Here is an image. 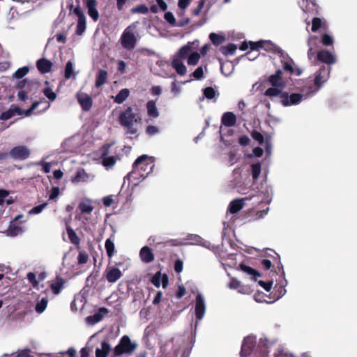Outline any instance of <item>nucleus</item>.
<instances>
[{"mask_svg": "<svg viewBox=\"0 0 357 357\" xmlns=\"http://www.w3.org/2000/svg\"><path fill=\"white\" fill-rule=\"evenodd\" d=\"M155 167L154 158L147 155L138 157L132 165V170L128 174L129 178L135 180H142L146 178Z\"/></svg>", "mask_w": 357, "mask_h": 357, "instance_id": "obj_1", "label": "nucleus"}, {"mask_svg": "<svg viewBox=\"0 0 357 357\" xmlns=\"http://www.w3.org/2000/svg\"><path fill=\"white\" fill-rule=\"evenodd\" d=\"M120 124L128 128V132L130 134H135L137 129L133 128L134 122H139L141 118L139 114L133 112L132 107H128L123 112H122L119 116Z\"/></svg>", "mask_w": 357, "mask_h": 357, "instance_id": "obj_2", "label": "nucleus"}, {"mask_svg": "<svg viewBox=\"0 0 357 357\" xmlns=\"http://www.w3.org/2000/svg\"><path fill=\"white\" fill-rule=\"evenodd\" d=\"M137 348V344L132 343L128 335H123L119 344L113 349L112 357L120 356L123 354H131Z\"/></svg>", "mask_w": 357, "mask_h": 357, "instance_id": "obj_3", "label": "nucleus"}, {"mask_svg": "<svg viewBox=\"0 0 357 357\" xmlns=\"http://www.w3.org/2000/svg\"><path fill=\"white\" fill-rule=\"evenodd\" d=\"M6 155L15 160H24L29 158L31 151L26 146H16L12 148L8 153H0V159L5 158Z\"/></svg>", "mask_w": 357, "mask_h": 357, "instance_id": "obj_4", "label": "nucleus"}, {"mask_svg": "<svg viewBox=\"0 0 357 357\" xmlns=\"http://www.w3.org/2000/svg\"><path fill=\"white\" fill-rule=\"evenodd\" d=\"M281 56L282 57L281 63L284 71L289 73L291 75L300 76L302 74L303 70L295 64L291 58L289 57L287 54L284 56L283 53H282Z\"/></svg>", "mask_w": 357, "mask_h": 357, "instance_id": "obj_5", "label": "nucleus"}, {"mask_svg": "<svg viewBox=\"0 0 357 357\" xmlns=\"http://www.w3.org/2000/svg\"><path fill=\"white\" fill-rule=\"evenodd\" d=\"M73 13L77 17V24L75 33L78 36H81L86 30V17L79 5L75 7Z\"/></svg>", "mask_w": 357, "mask_h": 357, "instance_id": "obj_6", "label": "nucleus"}, {"mask_svg": "<svg viewBox=\"0 0 357 357\" xmlns=\"http://www.w3.org/2000/svg\"><path fill=\"white\" fill-rule=\"evenodd\" d=\"M303 96L301 93L289 94L284 91L281 94V103L284 107L298 105L303 100Z\"/></svg>", "mask_w": 357, "mask_h": 357, "instance_id": "obj_7", "label": "nucleus"}, {"mask_svg": "<svg viewBox=\"0 0 357 357\" xmlns=\"http://www.w3.org/2000/svg\"><path fill=\"white\" fill-rule=\"evenodd\" d=\"M129 27L125 29L121 37V43L123 48L131 50L135 48L137 43L133 33L128 31Z\"/></svg>", "mask_w": 357, "mask_h": 357, "instance_id": "obj_8", "label": "nucleus"}, {"mask_svg": "<svg viewBox=\"0 0 357 357\" xmlns=\"http://www.w3.org/2000/svg\"><path fill=\"white\" fill-rule=\"evenodd\" d=\"M331 68L330 66L326 67L322 66L319 68V70L317 71L314 77V85L319 89L322 84L326 82L330 75V71Z\"/></svg>", "mask_w": 357, "mask_h": 357, "instance_id": "obj_9", "label": "nucleus"}, {"mask_svg": "<svg viewBox=\"0 0 357 357\" xmlns=\"http://www.w3.org/2000/svg\"><path fill=\"white\" fill-rule=\"evenodd\" d=\"M122 276L121 271L115 266L107 268L103 273V277L108 282L112 284L116 282Z\"/></svg>", "mask_w": 357, "mask_h": 357, "instance_id": "obj_10", "label": "nucleus"}, {"mask_svg": "<svg viewBox=\"0 0 357 357\" xmlns=\"http://www.w3.org/2000/svg\"><path fill=\"white\" fill-rule=\"evenodd\" d=\"M33 84V82L29 80L28 79H24L18 82L17 88L20 89V91L17 94L19 99L23 101L26 100L27 94L30 90V87Z\"/></svg>", "mask_w": 357, "mask_h": 357, "instance_id": "obj_11", "label": "nucleus"}, {"mask_svg": "<svg viewBox=\"0 0 357 357\" xmlns=\"http://www.w3.org/2000/svg\"><path fill=\"white\" fill-rule=\"evenodd\" d=\"M256 342L253 338L247 337L244 338L241 350V356L242 357L247 356L248 355L256 356V353L252 354V350L255 346Z\"/></svg>", "mask_w": 357, "mask_h": 357, "instance_id": "obj_12", "label": "nucleus"}, {"mask_svg": "<svg viewBox=\"0 0 357 357\" xmlns=\"http://www.w3.org/2000/svg\"><path fill=\"white\" fill-rule=\"evenodd\" d=\"M317 60L330 66L336 62V56L326 50H321L317 53Z\"/></svg>", "mask_w": 357, "mask_h": 357, "instance_id": "obj_13", "label": "nucleus"}, {"mask_svg": "<svg viewBox=\"0 0 357 357\" xmlns=\"http://www.w3.org/2000/svg\"><path fill=\"white\" fill-rule=\"evenodd\" d=\"M77 99L82 110L88 112L91 109L93 105V100L89 94L86 93H77Z\"/></svg>", "mask_w": 357, "mask_h": 357, "instance_id": "obj_14", "label": "nucleus"}, {"mask_svg": "<svg viewBox=\"0 0 357 357\" xmlns=\"http://www.w3.org/2000/svg\"><path fill=\"white\" fill-rule=\"evenodd\" d=\"M268 81L272 86L284 89L286 85V82L282 77V71L280 69L277 70L275 74L271 75Z\"/></svg>", "mask_w": 357, "mask_h": 357, "instance_id": "obj_15", "label": "nucleus"}, {"mask_svg": "<svg viewBox=\"0 0 357 357\" xmlns=\"http://www.w3.org/2000/svg\"><path fill=\"white\" fill-rule=\"evenodd\" d=\"M84 4L87 8V13L89 17L97 22L99 19V13L97 9L98 2L96 0H84Z\"/></svg>", "mask_w": 357, "mask_h": 357, "instance_id": "obj_16", "label": "nucleus"}, {"mask_svg": "<svg viewBox=\"0 0 357 357\" xmlns=\"http://www.w3.org/2000/svg\"><path fill=\"white\" fill-rule=\"evenodd\" d=\"M195 316L197 320H201L205 314L206 306L204 298L200 294H198L195 299Z\"/></svg>", "mask_w": 357, "mask_h": 357, "instance_id": "obj_17", "label": "nucleus"}, {"mask_svg": "<svg viewBox=\"0 0 357 357\" xmlns=\"http://www.w3.org/2000/svg\"><path fill=\"white\" fill-rule=\"evenodd\" d=\"M23 112L24 110L22 109L19 107L17 105L13 104L7 111L3 112L0 114V119L2 121H6L11 119L15 114L21 116L23 114Z\"/></svg>", "mask_w": 357, "mask_h": 357, "instance_id": "obj_18", "label": "nucleus"}, {"mask_svg": "<svg viewBox=\"0 0 357 357\" xmlns=\"http://www.w3.org/2000/svg\"><path fill=\"white\" fill-rule=\"evenodd\" d=\"M53 63L50 60L41 58L36 61V68L41 74H46L52 70Z\"/></svg>", "mask_w": 357, "mask_h": 357, "instance_id": "obj_19", "label": "nucleus"}, {"mask_svg": "<svg viewBox=\"0 0 357 357\" xmlns=\"http://www.w3.org/2000/svg\"><path fill=\"white\" fill-rule=\"evenodd\" d=\"M109 145L102 146V152L101 155L102 163L105 167H111L116 163V159L114 156H107L109 153Z\"/></svg>", "mask_w": 357, "mask_h": 357, "instance_id": "obj_20", "label": "nucleus"}, {"mask_svg": "<svg viewBox=\"0 0 357 357\" xmlns=\"http://www.w3.org/2000/svg\"><path fill=\"white\" fill-rule=\"evenodd\" d=\"M248 199H250L248 197H245L232 200L229 204L228 211L232 214L238 213L243 208L245 201Z\"/></svg>", "mask_w": 357, "mask_h": 357, "instance_id": "obj_21", "label": "nucleus"}, {"mask_svg": "<svg viewBox=\"0 0 357 357\" xmlns=\"http://www.w3.org/2000/svg\"><path fill=\"white\" fill-rule=\"evenodd\" d=\"M141 260L146 264L152 262L154 260V255L149 246H144L139 251Z\"/></svg>", "mask_w": 357, "mask_h": 357, "instance_id": "obj_22", "label": "nucleus"}, {"mask_svg": "<svg viewBox=\"0 0 357 357\" xmlns=\"http://www.w3.org/2000/svg\"><path fill=\"white\" fill-rule=\"evenodd\" d=\"M22 218H24L23 215H18L17 217H15V218L13 220V221L10 222V223L8 226V228L7 229L8 235L11 236H15L18 235V234L20 232L22 231V228L19 225H17V224L16 223V221H17L18 220H20Z\"/></svg>", "mask_w": 357, "mask_h": 357, "instance_id": "obj_23", "label": "nucleus"}, {"mask_svg": "<svg viewBox=\"0 0 357 357\" xmlns=\"http://www.w3.org/2000/svg\"><path fill=\"white\" fill-rule=\"evenodd\" d=\"M221 123L226 127L234 126L236 123V115L231 112L224 113L221 118Z\"/></svg>", "mask_w": 357, "mask_h": 357, "instance_id": "obj_24", "label": "nucleus"}, {"mask_svg": "<svg viewBox=\"0 0 357 357\" xmlns=\"http://www.w3.org/2000/svg\"><path fill=\"white\" fill-rule=\"evenodd\" d=\"M111 346L109 343L104 340L101 342V348L96 349V357H107L111 351Z\"/></svg>", "mask_w": 357, "mask_h": 357, "instance_id": "obj_25", "label": "nucleus"}, {"mask_svg": "<svg viewBox=\"0 0 357 357\" xmlns=\"http://www.w3.org/2000/svg\"><path fill=\"white\" fill-rule=\"evenodd\" d=\"M107 78H108V73L105 70H102V69L98 70L97 75H96V83H95L96 86L97 88H99V87L102 86V85H104L107 82Z\"/></svg>", "mask_w": 357, "mask_h": 357, "instance_id": "obj_26", "label": "nucleus"}, {"mask_svg": "<svg viewBox=\"0 0 357 357\" xmlns=\"http://www.w3.org/2000/svg\"><path fill=\"white\" fill-rule=\"evenodd\" d=\"M102 312L107 313L108 310L105 307L100 308L98 312L95 313L93 315H91L86 317L87 322L91 324H94L100 321L103 318V314Z\"/></svg>", "mask_w": 357, "mask_h": 357, "instance_id": "obj_27", "label": "nucleus"}, {"mask_svg": "<svg viewBox=\"0 0 357 357\" xmlns=\"http://www.w3.org/2000/svg\"><path fill=\"white\" fill-rule=\"evenodd\" d=\"M146 107L147 109V114L149 117L155 119L159 116V112L156 107V102L155 100H149L146 102Z\"/></svg>", "mask_w": 357, "mask_h": 357, "instance_id": "obj_28", "label": "nucleus"}, {"mask_svg": "<svg viewBox=\"0 0 357 357\" xmlns=\"http://www.w3.org/2000/svg\"><path fill=\"white\" fill-rule=\"evenodd\" d=\"M64 284L65 280L62 278L57 276L56 280L50 284L52 293L55 295L59 294L61 291Z\"/></svg>", "mask_w": 357, "mask_h": 357, "instance_id": "obj_29", "label": "nucleus"}, {"mask_svg": "<svg viewBox=\"0 0 357 357\" xmlns=\"http://www.w3.org/2000/svg\"><path fill=\"white\" fill-rule=\"evenodd\" d=\"M181 60L178 58H174L172 60V66L178 75H184L186 73V67Z\"/></svg>", "mask_w": 357, "mask_h": 357, "instance_id": "obj_30", "label": "nucleus"}, {"mask_svg": "<svg viewBox=\"0 0 357 357\" xmlns=\"http://www.w3.org/2000/svg\"><path fill=\"white\" fill-rule=\"evenodd\" d=\"M317 40V37L316 36H310L307 40V45L309 46L307 57L310 60L314 59V61L317 60V56H314L315 52L313 49L312 45L316 43Z\"/></svg>", "mask_w": 357, "mask_h": 357, "instance_id": "obj_31", "label": "nucleus"}, {"mask_svg": "<svg viewBox=\"0 0 357 357\" xmlns=\"http://www.w3.org/2000/svg\"><path fill=\"white\" fill-rule=\"evenodd\" d=\"M93 208L89 199L83 200L79 202L78 205V209L80 210L82 213L90 214Z\"/></svg>", "mask_w": 357, "mask_h": 357, "instance_id": "obj_32", "label": "nucleus"}, {"mask_svg": "<svg viewBox=\"0 0 357 357\" xmlns=\"http://www.w3.org/2000/svg\"><path fill=\"white\" fill-rule=\"evenodd\" d=\"M129 95L130 91L128 89H123L114 98V101L116 103L121 104L128 98Z\"/></svg>", "mask_w": 357, "mask_h": 357, "instance_id": "obj_33", "label": "nucleus"}, {"mask_svg": "<svg viewBox=\"0 0 357 357\" xmlns=\"http://www.w3.org/2000/svg\"><path fill=\"white\" fill-rule=\"evenodd\" d=\"M192 51V46L190 43H188V44L183 45L181 49L179 50L178 52V59H185L187 57L189 56L190 54V52Z\"/></svg>", "mask_w": 357, "mask_h": 357, "instance_id": "obj_34", "label": "nucleus"}, {"mask_svg": "<svg viewBox=\"0 0 357 357\" xmlns=\"http://www.w3.org/2000/svg\"><path fill=\"white\" fill-rule=\"evenodd\" d=\"M66 231L70 243L78 246L80 243V238L74 229L70 227H67Z\"/></svg>", "mask_w": 357, "mask_h": 357, "instance_id": "obj_35", "label": "nucleus"}, {"mask_svg": "<svg viewBox=\"0 0 357 357\" xmlns=\"http://www.w3.org/2000/svg\"><path fill=\"white\" fill-rule=\"evenodd\" d=\"M240 268H241V270L242 271L246 273L247 274L252 275L254 277L255 281L257 280L256 277H260L261 276V274H260V273L258 271L252 268L250 266L245 265L243 264H240Z\"/></svg>", "mask_w": 357, "mask_h": 357, "instance_id": "obj_36", "label": "nucleus"}, {"mask_svg": "<svg viewBox=\"0 0 357 357\" xmlns=\"http://www.w3.org/2000/svg\"><path fill=\"white\" fill-rule=\"evenodd\" d=\"M282 89L280 87H270L265 91L264 95L270 98L280 96L281 98V94L283 93Z\"/></svg>", "mask_w": 357, "mask_h": 357, "instance_id": "obj_37", "label": "nucleus"}, {"mask_svg": "<svg viewBox=\"0 0 357 357\" xmlns=\"http://www.w3.org/2000/svg\"><path fill=\"white\" fill-rule=\"evenodd\" d=\"M261 42L263 44H261L262 47H260V49H264L266 51L272 52L274 53L279 52L280 51H278V50H280L278 47H277L276 45H275L273 43H272L270 41L261 40Z\"/></svg>", "mask_w": 357, "mask_h": 357, "instance_id": "obj_38", "label": "nucleus"}, {"mask_svg": "<svg viewBox=\"0 0 357 357\" xmlns=\"http://www.w3.org/2000/svg\"><path fill=\"white\" fill-rule=\"evenodd\" d=\"M237 47L235 44L230 43L225 46H222L220 49V52L224 55H232L235 53Z\"/></svg>", "mask_w": 357, "mask_h": 357, "instance_id": "obj_39", "label": "nucleus"}, {"mask_svg": "<svg viewBox=\"0 0 357 357\" xmlns=\"http://www.w3.org/2000/svg\"><path fill=\"white\" fill-rule=\"evenodd\" d=\"M105 247L108 257H112L115 252V245L113 241L110 238H107L105 241Z\"/></svg>", "mask_w": 357, "mask_h": 357, "instance_id": "obj_40", "label": "nucleus"}, {"mask_svg": "<svg viewBox=\"0 0 357 357\" xmlns=\"http://www.w3.org/2000/svg\"><path fill=\"white\" fill-rule=\"evenodd\" d=\"M209 38L212 43L216 46L222 44L225 40L224 36H221L215 33H210Z\"/></svg>", "mask_w": 357, "mask_h": 357, "instance_id": "obj_41", "label": "nucleus"}, {"mask_svg": "<svg viewBox=\"0 0 357 357\" xmlns=\"http://www.w3.org/2000/svg\"><path fill=\"white\" fill-rule=\"evenodd\" d=\"M252 176L254 181H256L261 170V165L259 162L254 163L251 165Z\"/></svg>", "mask_w": 357, "mask_h": 357, "instance_id": "obj_42", "label": "nucleus"}, {"mask_svg": "<svg viewBox=\"0 0 357 357\" xmlns=\"http://www.w3.org/2000/svg\"><path fill=\"white\" fill-rule=\"evenodd\" d=\"M200 59V55L198 52H195L191 53L188 57V64L189 66H195L198 63Z\"/></svg>", "mask_w": 357, "mask_h": 357, "instance_id": "obj_43", "label": "nucleus"}, {"mask_svg": "<svg viewBox=\"0 0 357 357\" xmlns=\"http://www.w3.org/2000/svg\"><path fill=\"white\" fill-rule=\"evenodd\" d=\"M47 305V299L46 298H43L39 302L36 303L35 310L38 313H42L46 309Z\"/></svg>", "mask_w": 357, "mask_h": 357, "instance_id": "obj_44", "label": "nucleus"}, {"mask_svg": "<svg viewBox=\"0 0 357 357\" xmlns=\"http://www.w3.org/2000/svg\"><path fill=\"white\" fill-rule=\"evenodd\" d=\"M29 68L27 66L20 68L15 72V73L13 74V77L17 79H21L29 73Z\"/></svg>", "mask_w": 357, "mask_h": 357, "instance_id": "obj_45", "label": "nucleus"}, {"mask_svg": "<svg viewBox=\"0 0 357 357\" xmlns=\"http://www.w3.org/2000/svg\"><path fill=\"white\" fill-rule=\"evenodd\" d=\"M73 74V65L71 61H68L66 64L64 77L66 79H70Z\"/></svg>", "mask_w": 357, "mask_h": 357, "instance_id": "obj_46", "label": "nucleus"}, {"mask_svg": "<svg viewBox=\"0 0 357 357\" xmlns=\"http://www.w3.org/2000/svg\"><path fill=\"white\" fill-rule=\"evenodd\" d=\"M204 96L207 99H213L216 96L215 90L211 86L206 87L203 90Z\"/></svg>", "mask_w": 357, "mask_h": 357, "instance_id": "obj_47", "label": "nucleus"}, {"mask_svg": "<svg viewBox=\"0 0 357 357\" xmlns=\"http://www.w3.org/2000/svg\"><path fill=\"white\" fill-rule=\"evenodd\" d=\"M132 13H137L142 14H147L149 13L148 7L144 4L138 5L131 10Z\"/></svg>", "mask_w": 357, "mask_h": 357, "instance_id": "obj_48", "label": "nucleus"}, {"mask_svg": "<svg viewBox=\"0 0 357 357\" xmlns=\"http://www.w3.org/2000/svg\"><path fill=\"white\" fill-rule=\"evenodd\" d=\"M44 95L51 101H54L56 98V94L50 87H46L43 89Z\"/></svg>", "mask_w": 357, "mask_h": 357, "instance_id": "obj_49", "label": "nucleus"}, {"mask_svg": "<svg viewBox=\"0 0 357 357\" xmlns=\"http://www.w3.org/2000/svg\"><path fill=\"white\" fill-rule=\"evenodd\" d=\"M252 137L257 142H258L259 144L262 145L264 142V138L263 135L259 131L254 130L251 132Z\"/></svg>", "mask_w": 357, "mask_h": 357, "instance_id": "obj_50", "label": "nucleus"}, {"mask_svg": "<svg viewBox=\"0 0 357 357\" xmlns=\"http://www.w3.org/2000/svg\"><path fill=\"white\" fill-rule=\"evenodd\" d=\"M333 38L332 36L327 33H324L321 36V43L325 46L332 45L333 44Z\"/></svg>", "mask_w": 357, "mask_h": 357, "instance_id": "obj_51", "label": "nucleus"}, {"mask_svg": "<svg viewBox=\"0 0 357 357\" xmlns=\"http://www.w3.org/2000/svg\"><path fill=\"white\" fill-rule=\"evenodd\" d=\"M89 256L85 251H81L79 252L77 257L78 264H84L88 261Z\"/></svg>", "mask_w": 357, "mask_h": 357, "instance_id": "obj_52", "label": "nucleus"}, {"mask_svg": "<svg viewBox=\"0 0 357 357\" xmlns=\"http://www.w3.org/2000/svg\"><path fill=\"white\" fill-rule=\"evenodd\" d=\"M321 26V20L319 17H314L312 21V31L316 32Z\"/></svg>", "mask_w": 357, "mask_h": 357, "instance_id": "obj_53", "label": "nucleus"}, {"mask_svg": "<svg viewBox=\"0 0 357 357\" xmlns=\"http://www.w3.org/2000/svg\"><path fill=\"white\" fill-rule=\"evenodd\" d=\"M164 18L171 25H176V19L172 12H166L164 15Z\"/></svg>", "mask_w": 357, "mask_h": 357, "instance_id": "obj_54", "label": "nucleus"}, {"mask_svg": "<svg viewBox=\"0 0 357 357\" xmlns=\"http://www.w3.org/2000/svg\"><path fill=\"white\" fill-rule=\"evenodd\" d=\"M160 280H161V273L160 271L157 272L151 278V281L152 284L156 287H159L160 286Z\"/></svg>", "mask_w": 357, "mask_h": 357, "instance_id": "obj_55", "label": "nucleus"}, {"mask_svg": "<svg viewBox=\"0 0 357 357\" xmlns=\"http://www.w3.org/2000/svg\"><path fill=\"white\" fill-rule=\"evenodd\" d=\"M206 3V0H199L197 6L192 10L193 15L197 16L200 14Z\"/></svg>", "mask_w": 357, "mask_h": 357, "instance_id": "obj_56", "label": "nucleus"}, {"mask_svg": "<svg viewBox=\"0 0 357 357\" xmlns=\"http://www.w3.org/2000/svg\"><path fill=\"white\" fill-rule=\"evenodd\" d=\"M273 281L264 282L263 280H259L258 284L263 287L266 291H270L272 289Z\"/></svg>", "mask_w": 357, "mask_h": 357, "instance_id": "obj_57", "label": "nucleus"}, {"mask_svg": "<svg viewBox=\"0 0 357 357\" xmlns=\"http://www.w3.org/2000/svg\"><path fill=\"white\" fill-rule=\"evenodd\" d=\"M40 102L38 101L34 102L27 110H24L22 115H25L26 116H30L32 114V112L37 108Z\"/></svg>", "mask_w": 357, "mask_h": 357, "instance_id": "obj_58", "label": "nucleus"}, {"mask_svg": "<svg viewBox=\"0 0 357 357\" xmlns=\"http://www.w3.org/2000/svg\"><path fill=\"white\" fill-rule=\"evenodd\" d=\"M275 256H273V262L276 263L277 268L279 271L282 270V273L283 274L284 270H283V266L280 261V257L278 253L275 252Z\"/></svg>", "mask_w": 357, "mask_h": 357, "instance_id": "obj_59", "label": "nucleus"}, {"mask_svg": "<svg viewBox=\"0 0 357 357\" xmlns=\"http://www.w3.org/2000/svg\"><path fill=\"white\" fill-rule=\"evenodd\" d=\"M27 279L29 280V282L33 286V287H36L38 285V282L36 280V276L35 275V273H33V272H29L27 274Z\"/></svg>", "mask_w": 357, "mask_h": 357, "instance_id": "obj_60", "label": "nucleus"}, {"mask_svg": "<svg viewBox=\"0 0 357 357\" xmlns=\"http://www.w3.org/2000/svg\"><path fill=\"white\" fill-rule=\"evenodd\" d=\"M47 205V203H43L42 204L35 206L30 211V213L38 214L45 208Z\"/></svg>", "mask_w": 357, "mask_h": 357, "instance_id": "obj_61", "label": "nucleus"}, {"mask_svg": "<svg viewBox=\"0 0 357 357\" xmlns=\"http://www.w3.org/2000/svg\"><path fill=\"white\" fill-rule=\"evenodd\" d=\"M192 76L194 77L195 79H200L203 77L204 76V72H203V69H202V67H198L193 73H192Z\"/></svg>", "mask_w": 357, "mask_h": 357, "instance_id": "obj_62", "label": "nucleus"}, {"mask_svg": "<svg viewBox=\"0 0 357 357\" xmlns=\"http://www.w3.org/2000/svg\"><path fill=\"white\" fill-rule=\"evenodd\" d=\"M60 190L59 187H52L51 192L49 196V199L53 200L56 199L59 195Z\"/></svg>", "mask_w": 357, "mask_h": 357, "instance_id": "obj_63", "label": "nucleus"}, {"mask_svg": "<svg viewBox=\"0 0 357 357\" xmlns=\"http://www.w3.org/2000/svg\"><path fill=\"white\" fill-rule=\"evenodd\" d=\"M241 287V282L236 278H232L229 283V287L232 289H236Z\"/></svg>", "mask_w": 357, "mask_h": 357, "instance_id": "obj_64", "label": "nucleus"}]
</instances>
